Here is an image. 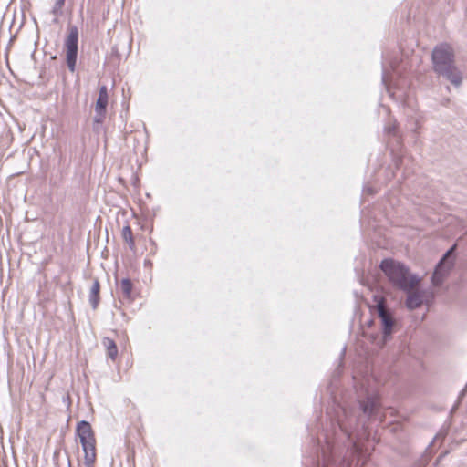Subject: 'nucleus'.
<instances>
[{
  "label": "nucleus",
  "instance_id": "nucleus-1",
  "mask_svg": "<svg viewBox=\"0 0 467 467\" xmlns=\"http://www.w3.org/2000/svg\"><path fill=\"white\" fill-rule=\"evenodd\" d=\"M380 268L394 285L403 290L415 288L421 280L419 276L411 274L403 264L392 259L383 260Z\"/></svg>",
  "mask_w": 467,
  "mask_h": 467
},
{
  "label": "nucleus",
  "instance_id": "nucleus-2",
  "mask_svg": "<svg viewBox=\"0 0 467 467\" xmlns=\"http://www.w3.org/2000/svg\"><path fill=\"white\" fill-rule=\"evenodd\" d=\"M77 433L84 451V466L93 467L96 461V440L90 424L81 421L78 424Z\"/></svg>",
  "mask_w": 467,
  "mask_h": 467
},
{
  "label": "nucleus",
  "instance_id": "nucleus-3",
  "mask_svg": "<svg viewBox=\"0 0 467 467\" xmlns=\"http://www.w3.org/2000/svg\"><path fill=\"white\" fill-rule=\"evenodd\" d=\"M374 302L375 306L373 307L375 308L379 318L382 336L380 339H378V337H374L373 335H370V337L374 341H376L378 346L382 347L393 333L395 319L393 318L392 315L386 309L385 300L382 296H375Z\"/></svg>",
  "mask_w": 467,
  "mask_h": 467
},
{
  "label": "nucleus",
  "instance_id": "nucleus-4",
  "mask_svg": "<svg viewBox=\"0 0 467 467\" xmlns=\"http://www.w3.org/2000/svg\"><path fill=\"white\" fill-rule=\"evenodd\" d=\"M455 54L451 46L443 43L438 45L432 51L433 69L436 73L455 64Z\"/></svg>",
  "mask_w": 467,
  "mask_h": 467
},
{
  "label": "nucleus",
  "instance_id": "nucleus-5",
  "mask_svg": "<svg viewBox=\"0 0 467 467\" xmlns=\"http://www.w3.org/2000/svg\"><path fill=\"white\" fill-rule=\"evenodd\" d=\"M453 247L451 248L441 258L438 265L436 266L432 277L431 283L433 285L438 286L442 284L444 279L447 277L452 266L454 265L453 258L451 256Z\"/></svg>",
  "mask_w": 467,
  "mask_h": 467
},
{
  "label": "nucleus",
  "instance_id": "nucleus-6",
  "mask_svg": "<svg viewBox=\"0 0 467 467\" xmlns=\"http://www.w3.org/2000/svg\"><path fill=\"white\" fill-rule=\"evenodd\" d=\"M78 33L76 27L69 30L68 36L66 39V51H67V63L71 72L75 70L77 53H78Z\"/></svg>",
  "mask_w": 467,
  "mask_h": 467
},
{
  "label": "nucleus",
  "instance_id": "nucleus-7",
  "mask_svg": "<svg viewBox=\"0 0 467 467\" xmlns=\"http://www.w3.org/2000/svg\"><path fill=\"white\" fill-rule=\"evenodd\" d=\"M108 102H109L108 88L106 86H102L99 88V98L97 99L96 106H95L96 115H95L94 119L96 122L100 123L103 120V119L105 117V112H106V109L108 106Z\"/></svg>",
  "mask_w": 467,
  "mask_h": 467
},
{
  "label": "nucleus",
  "instance_id": "nucleus-8",
  "mask_svg": "<svg viewBox=\"0 0 467 467\" xmlns=\"http://www.w3.org/2000/svg\"><path fill=\"white\" fill-rule=\"evenodd\" d=\"M412 289L406 290L408 292V296L406 300V306L410 309H416L420 307L423 303L427 302L428 295L425 291H411Z\"/></svg>",
  "mask_w": 467,
  "mask_h": 467
},
{
  "label": "nucleus",
  "instance_id": "nucleus-9",
  "mask_svg": "<svg viewBox=\"0 0 467 467\" xmlns=\"http://www.w3.org/2000/svg\"><path fill=\"white\" fill-rule=\"evenodd\" d=\"M438 74L445 78L455 87H460L462 82V72L455 64L442 69L441 71L438 72Z\"/></svg>",
  "mask_w": 467,
  "mask_h": 467
},
{
  "label": "nucleus",
  "instance_id": "nucleus-10",
  "mask_svg": "<svg viewBox=\"0 0 467 467\" xmlns=\"http://www.w3.org/2000/svg\"><path fill=\"white\" fill-rule=\"evenodd\" d=\"M103 345L107 348L109 357L115 359L118 355V348L115 342L112 339L106 337L103 339Z\"/></svg>",
  "mask_w": 467,
  "mask_h": 467
},
{
  "label": "nucleus",
  "instance_id": "nucleus-11",
  "mask_svg": "<svg viewBox=\"0 0 467 467\" xmlns=\"http://www.w3.org/2000/svg\"><path fill=\"white\" fill-rule=\"evenodd\" d=\"M99 283L95 280L90 289V303L93 308H96L99 304Z\"/></svg>",
  "mask_w": 467,
  "mask_h": 467
},
{
  "label": "nucleus",
  "instance_id": "nucleus-12",
  "mask_svg": "<svg viewBox=\"0 0 467 467\" xmlns=\"http://www.w3.org/2000/svg\"><path fill=\"white\" fill-rule=\"evenodd\" d=\"M122 238L126 243L130 244V247L134 245L133 237H132V231L130 226H124L121 232Z\"/></svg>",
  "mask_w": 467,
  "mask_h": 467
},
{
  "label": "nucleus",
  "instance_id": "nucleus-13",
  "mask_svg": "<svg viewBox=\"0 0 467 467\" xmlns=\"http://www.w3.org/2000/svg\"><path fill=\"white\" fill-rule=\"evenodd\" d=\"M131 288H132V285H131V283L130 280L128 279H123L121 281V289L123 291V293L126 295V296H130V292H131Z\"/></svg>",
  "mask_w": 467,
  "mask_h": 467
}]
</instances>
